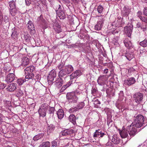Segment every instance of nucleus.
Masks as SVG:
<instances>
[{
    "label": "nucleus",
    "mask_w": 147,
    "mask_h": 147,
    "mask_svg": "<svg viewBox=\"0 0 147 147\" xmlns=\"http://www.w3.org/2000/svg\"><path fill=\"white\" fill-rule=\"evenodd\" d=\"M3 102L4 106L6 109H9V107L11 106V104L10 101L5 100H4Z\"/></svg>",
    "instance_id": "nucleus-27"
},
{
    "label": "nucleus",
    "mask_w": 147,
    "mask_h": 147,
    "mask_svg": "<svg viewBox=\"0 0 147 147\" xmlns=\"http://www.w3.org/2000/svg\"><path fill=\"white\" fill-rule=\"evenodd\" d=\"M50 142L47 141L43 142L42 144L39 146V147H50Z\"/></svg>",
    "instance_id": "nucleus-36"
},
{
    "label": "nucleus",
    "mask_w": 147,
    "mask_h": 147,
    "mask_svg": "<svg viewBox=\"0 0 147 147\" xmlns=\"http://www.w3.org/2000/svg\"><path fill=\"white\" fill-rule=\"evenodd\" d=\"M128 72L129 73H131L135 71V69L133 67H129L127 69Z\"/></svg>",
    "instance_id": "nucleus-47"
},
{
    "label": "nucleus",
    "mask_w": 147,
    "mask_h": 147,
    "mask_svg": "<svg viewBox=\"0 0 147 147\" xmlns=\"http://www.w3.org/2000/svg\"><path fill=\"white\" fill-rule=\"evenodd\" d=\"M34 70V67L33 66L27 67L24 69L26 79L28 80L33 78L34 74L32 72Z\"/></svg>",
    "instance_id": "nucleus-3"
},
{
    "label": "nucleus",
    "mask_w": 147,
    "mask_h": 147,
    "mask_svg": "<svg viewBox=\"0 0 147 147\" xmlns=\"http://www.w3.org/2000/svg\"><path fill=\"white\" fill-rule=\"evenodd\" d=\"M56 72L54 69L52 70L50 72L49 74L47 77V80L49 84L51 85L52 84V82L54 78L56 77Z\"/></svg>",
    "instance_id": "nucleus-6"
},
{
    "label": "nucleus",
    "mask_w": 147,
    "mask_h": 147,
    "mask_svg": "<svg viewBox=\"0 0 147 147\" xmlns=\"http://www.w3.org/2000/svg\"><path fill=\"white\" fill-rule=\"evenodd\" d=\"M125 56L129 60H131L134 57L133 54L131 53H127L125 54Z\"/></svg>",
    "instance_id": "nucleus-33"
},
{
    "label": "nucleus",
    "mask_w": 147,
    "mask_h": 147,
    "mask_svg": "<svg viewBox=\"0 0 147 147\" xmlns=\"http://www.w3.org/2000/svg\"><path fill=\"white\" fill-rule=\"evenodd\" d=\"M130 12V9L128 7H124L123 10V14L124 16H128Z\"/></svg>",
    "instance_id": "nucleus-30"
},
{
    "label": "nucleus",
    "mask_w": 147,
    "mask_h": 147,
    "mask_svg": "<svg viewBox=\"0 0 147 147\" xmlns=\"http://www.w3.org/2000/svg\"><path fill=\"white\" fill-rule=\"evenodd\" d=\"M4 69H5L6 71H9L11 69H9L8 70V69H6V67H5L4 68Z\"/></svg>",
    "instance_id": "nucleus-60"
},
{
    "label": "nucleus",
    "mask_w": 147,
    "mask_h": 147,
    "mask_svg": "<svg viewBox=\"0 0 147 147\" xmlns=\"http://www.w3.org/2000/svg\"><path fill=\"white\" fill-rule=\"evenodd\" d=\"M44 135V133L39 134L35 136L33 138V140L35 141H37L38 140L43 138Z\"/></svg>",
    "instance_id": "nucleus-29"
},
{
    "label": "nucleus",
    "mask_w": 147,
    "mask_h": 147,
    "mask_svg": "<svg viewBox=\"0 0 147 147\" xmlns=\"http://www.w3.org/2000/svg\"><path fill=\"white\" fill-rule=\"evenodd\" d=\"M51 146L53 147H56L58 146L57 142L55 140H54L51 142Z\"/></svg>",
    "instance_id": "nucleus-42"
},
{
    "label": "nucleus",
    "mask_w": 147,
    "mask_h": 147,
    "mask_svg": "<svg viewBox=\"0 0 147 147\" xmlns=\"http://www.w3.org/2000/svg\"><path fill=\"white\" fill-rule=\"evenodd\" d=\"M128 130L126 128V129H123L121 131H119L120 135L122 138H126L128 136L127 133Z\"/></svg>",
    "instance_id": "nucleus-20"
},
{
    "label": "nucleus",
    "mask_w": 147,
    "mask_h": 147,
    "mask_svg": "<svg viewBox=\"0 0 147 147\" xmlns=\"http://www.w3.org/2000/svg\"><path fill=\"white\" fill-rule=\"evenodd\" d=\"M25 79H22L21 78L19 79V85L22 84L23 83L25 82Z\"/></svg>",
    "instance_id": "nucleus-48"
},
{
    "label": "nucleus",
    "mask_w": 147,
    "mask_h": 147,
    "mask_svg": "<svg viewBox=\"0 0 147 147\" xmlns=\"http://www.w3.org/2000/svg\"><path fill=\"white\" fill-rule=\"evenodd\" d=\"M104 73H105V74H107L108 72V69H105L104 70Z\"/></svg>",
    "instance_id": "nucleus-58"
},
{
    "label": "nucleus",
    "mask_w": 147,
    "mask_h": 147,
    "mask_svg": "<svg viewBox=\"0 0 147 147\" xmlns=\"http://www.w3.org/2000/svg\"><path fill=\"white\" fill-rule=\"evenodd\" d=\"M29 63V59L26 57L22 58V60L21 65L22 66H26Z\"/></svg>",
    "instance_id": "nucleus-21"
},
{
    "label": "nucleus",
    "mask_w": 147,
    "mask_h": 147,
    "mask_svg": "<svg viewBox=\"0 0 147 147\" xmlns=\"http://www.w3.org/2000/svg\"><path fill=\"white\" fill-rule=\"evenodd\" d=\"M28 29L30 31H34V27L32 22L30 20L28 21L27 24Z\"/></svg>",
    "instance_id": "nucleus-23"
},
{
    "label": "nucleus",
    "mask_w": 147,
    "mask_h": 147,
    "mask_svg": "<svg viewBox=\"0 0 147 147\" xmlns=\"http://www.w3.org/2000/svg\"><path fill=\"white\" fill-rule=\"evenodd\" d=\"M26 36H27V37H26L25 36V38H26L25 39H26V40H28V39H29V37H30V36L29 35V34H28V35H26Z\"/></svg>",
    "instance_id": "nucleus-59"
},
{
    "label": "nucleus",
    "mask_w": 147,
    "mask_h": 147,
    "mask_svg": "<svg viewBox=\"0 0 147 147\" xmlns=\"http://www.w3.org/2000/svg\"><path fill=\"white\" fill-rule=\"evenodd\" d=\"M64 69L68 74L71 73L74 70L73 67L70 65H67L65 67Z\"/></svg>",
    "instance_id": "nucleus-22"
},
{
    "label": "nucleus",
    "mask_w": 147,
    "mask_h": 147,
    "mask_svg": "<svg viewBox=\"0 0 147 147\" xmlns=\"http://www.w3.org/2000/svg\"><path fill=\"white\" fill-rule=\"evenodd\" d=\"M20 47L21 48L20 49V50L23 49V46H22V45H20Z\"/></svg>",
    "instance_id": "nucleus-61"
},
{
    "label": "nucleus",
    "mask_w": 147,
    "mask_h": 147,
    "mask_svg": "<svg viewBox=\"0 0 147 147\" xmlns=\"http://www.w3.org/2000/svg\"><path fill=\"white\" fill-rule=\"evenodd\" d=\"M53 83H54L55 85L58 88L61 87L63 84V81L62 79L59 77L56 79V80L53 82Z\"/></svg>",
    "instance_id": "nucleus-11"
},
{
    "label": "nucleus",
    "mask_w": 147,
    "mask_h": 147,
    "mask_svg": "<svg viewBox=\"0 0 147 147\" xmlns=\"http://www.w3.org/2000/svg\"><path fill=\"white\" fill-rule=\"evenodd\" d=\"M135 82V78H134L131 77L125 80L124 84L125 85L129 86L134 84Z\"/></svg>",
    "instance_id": "nucleus-10"
},
{
    "label": "nucleus",
    "mask_w": 147,
    "mask_h": 147,
    "mask_svg": "<svg viewBox=\"0 0 147 147\" xmlns=\"http://www.w3.org/2000/svg\"><path fill=\"white\" fill-rule=\"evenodd\" d=\"M84 103L83 102H81L77 105V108L75 107L74 109V110H73L72 112H74V111L78 109H82L83 107L84 106Z\"/></svg>",
    "instance_id": "nucleus-32"
},
{
    "label": "nucleus",
    "mask_w": 147,
    "mask_h": 147,
    "mask_svg": "<svg viewBox=\"0 0 147 147\" xmlns=\"http://www.w3.org/2000/svg\"><path fill=\"white\" fill-rule=\"evenodd\" d=\"M133 97L135 102L139 104L143 101L144 94L140 92H137L134 94Z\"/></svg>",
    "instance_id": "nucleus-5"
},
{
    "label": "nucleus",
    "mask_w": 147,
    "mask_h": 147,
    "mask_svg": "<svg viewBox=\"0 0 147 147\" xmlns=\"http://www.w3.org/2000/svg\"><path fill=\"white\" fill-rule=\"evenodd\" d=\"M66 98L67 99L71 100V101L73 102H76L78 98L74 92L67 93L66 95Z\"/></svg>",
    "instance_id": "nucleus-7"
},
{
    "label": "nucleus",
    "mask_w": 147,
    "mask_h": 147,
    "mask_svg": "<svg viewBox=\"0 0 147 147\" xmlns=\"http://www.w3.org/2000/svg\"><path fill=\"white\" fill-rule=\"evenodd\" d=\"M103 10V7L101 5H100L97 7V10L99 13H101Z\"/></svg>",
    "instance_id": "nucleus-39"
},
{
    "label": "nucleus",
    "mask_w": 147,
    "mask_h": 147,
    "mask_svg": "<svg viewBox=\"0 0 147 147\" xmlns=\"http://www.w3.org/2000/svg\"><path fill=\"white\" fill-rule=\"evenodd\" d=\"M57 114L58 118L61 119L64 117V112L62 109H59L57 111Z\"/></svg>",
    "instance_id": "nucleus-24"
},
{
    "label": "nucleus",
    "mask_w": 147,
    "mask_h": 147,
    "mask_svg": "<svg viewBox=\"0 0 147 147\" xmlns=\"http://www.w3.org/2000/svg\"><path fill=\"white\" fill-rule=\"evenodd\" d=\"M53 29L55 32L57 33H59L62 31V29L61 26L58 24H55L53 26Z\"/></svg>",
    "instance_id": "nucleus-16"
},
{
    "label": "nucleus",
    "mask_w": 147,
    "mask_h": 147,
    "mask_svg": "<svg viewBox=\"0 0 147 147\" xmlns=\"http://www.w3.org/2000/svg\"><path fill=\"white\" fill-rule=\"evenodd\" d=\"M140 45L144 47H147V38L145 39L143 41L140 42Z\"/></svg>",
    "instance_id": "nucleus-38"
},
{
    "label": "nucleus",
    "mask_w": 147,
    "mask_h": 147,
    "mask_svg": "<svg viewBox=\"0 0 147 147\" xmlns=\"http://www.w3.org/2000/svg\"><path fill=\"white\" fill-rule=\"evenodd\" d=\"M39 109H42V110H47V109L45 105V104H42L41 105L40 107V108Z\"/></svg>",
    "instance_id": "nucleus-43"
},
{
    "label": "nucleus",
    "mask_w": 147,
    "mask_h": 147,
    "mask_svg": "<svg viewBox=\"0 0 147 147\" xmlns=\"http://www.w3.org/2000/svg\"><path fill=\"white\" fill-rule=\"evenodd\" d=\"M67 87L65 85L63 86L60 90V92H61L65 90Z\"/></svg>",
    "instance_id": "nucleus-49"
},
{
    "label": "nucleus",
    "mask_w": 147,
    "mask_h": 147,
    "mask_svg": "<svg viewBox=\"0 0 147 147\" xmlns=\"http://www.w3.org/2000/svg\"><path fill=\"white\" fill-rule=\"evenodd\" d=\"M95 102L96 103V104H100V102L98 99H97L95 101Z\"/></svg>",
    "instance_id": "nucleus-56"
},
{
    "label": "nucleus",
    "mask_w": 147,
    "mask_h": 147,
    "mask_svg": "<svg viewBox=\"0 0 147 147\" xmlns=\"http://www.w3.org/2000/svg\"><path fill=\"white\" fill-rule=\"evenodd\" d=\"M141 20L143 22H144L147 23V17L144 16L142 17Z\"/></svg>",
    "instance_id": "nucleus-51"
},
{
    "label": "nucleus",
    "mask_w": 147,
    "mask_h": 147,
    "mask_svg": "<svg viewBox=\"0 0 147 147\" xmlns=\"http://www.w3.org/2000/svg\"><path fill=\"white\" fill-rule=\"evenodd\" d=\"M55 9L57 16L61 19H64L65 18V15L62 9L61 6L58 4H55L54 7Z\"/></svg>",
    "instance_id": "nucleus-2"
},
{
    "label": "nucleus",
    "mask_w": 147,
    "mask_h": 147,
    "mask_svg": "<svg viewBox=\"0 0 147 147\" xmlns=\"http://www.w3.org/2000/svg\"><path fill=\"white\" fill-rule=\"evenodd\" d=\"M69 118V121L73 123L74 125H75L76 124V118L75 116L73 114L70 115Z\"/></svg>",
    "instance_id": "nucleus-28"
},
{
    "label": "nucleus",
    "mask_w": 147,
    "mask_h": 147,
    "mask_svg": "<svg viewBox=\"0 0 147 147\" xmlns=\"http://www.w3.org/2000/svg\"><path fill=\"white\" fill-rule=\"evenodd\" d=\"M5 118H7L8 119H9V117L6 116L5 117L2 114L0 113V124H1L4 121L5 119Z\"/></svg>",
    "instance_id": "nucleus-37"
},
{
    "label": "nucleus",
    "mask_w": 147,
    "mask_h": 147,
    "mask_svg": "<svg viewBox=\"0 0 147 147\" xmlns=\"http://www.w3.org/2000/svg\"><path fill=\"white\" fill-rule=\"evenodd\" d=\"M9 5L10 6V13L12 15H14V14L13 13V11L15 12L16 9V5L15 2L13 1H10L9 2Z\"/></svg>",
    "instance_id": "nucleus-13"
},
{
    "label": "nucleus",
    "mask_w": 147,
    "mask_h": 147,
    "mask_svg": "<svg viewBox=\"0 0 147 147\" xmlns=\"http://www.w3.org/2000/svg\"><path fill=\"white\" fill-rule=\"evenodd\" d=\"M72 1H73V2L75 3H77L80 0H71Z\"/></svg>",
    "instance_id": "nucleus-57"
},
{
    "label": "nucleus",
    "mask_w": 147,
    "mask_h": 147,
    "mask_svg": "<svg viewBox=\"0 0 147 147\" xmlns=\"http://www.w3.org/2000/svg\"><path fill=\"white\" fill-rule=\"evenodd\" d=\"M145 1L146 2H147V0H145Z\"/></svg>",
    "instance_id": "nucleus-64"
},
{
    "label": "nucleus",
    "mask_w": 147,
    "mask_h": 147,
    "mask_svg": "<svg viewBox=\"0 0 147 147\" xmlns=\"http://www.w3.org/2000/svg\"><path fill=\"white\" fill-rule=\"evenodd\" d=\"M105 81V76L103 75L102 76H100L98 78L97 81L98 84L100 85H101L103 84Z\"/></svg>",
    "instance_id": "nucleus-25"
},
{
    "label": "nucleus",
    "mask_w": 147,
    "mask_h": 147,
    "mask_svg": "<svg viewBox=\"0 0 147 147\" xmlns=\"http://www.w3.org/2000/svg\"><path fill=\"white\" fill-rule=\"evenodd\" d=\"M82 74V72L80 70H77L73 72L70 76V79L72 80L78 76H80Z\"/></svg>",
    "instance_id": "nucleus-12"
},
{
    "label": "nucleus",
    "mask_w": 147,
    "mask_h": 147,
    "mask_svg": "<svg viewBox=\"0 0 147 147\" xmlns=\"http://www.w3.org/2000/svg\"><path fill=\"white\" fill-rule=\"evenodd\" d=\"M47 110L38 109V112L40 116H42L43 117H44L46 115V111Z\"/></svg>",
    "instance_id": "nucleus-34"
},
{
    "label": "nucleus",
    "mask_w": 147,
    "mask_h": 147,
    "mask_svg": "<svg viewBox=\"0 0 147 147\" xmlns=\"http://www.w3.org/2000/svg\"><path fill=\"white\" fill-rule=\"evenodd\" d=\"M144 117L142 115H137L134 119V122L135 126L136 128H140L142 127L144 123Z\"/></svg>",
    "instance_id": "nucleus-1"
},
{
    "label": "nucleus",
    "mask_w": 147,
    "mask_h": 147,
    "mask_svg": "<svg viewBox=\"0 0 147 147\" xmlns=\"http://www.w3.org/2000/svg\"><path fill=\"white\" fill-rule=\"evenodd\" d=\"M120 18H121V17H118V19H119V20L120 19Z\"/></svg>",
    "instance_id": "nucleus-62"
},
{
    "label": "nucleus",
    "mask_w": 147,
    "mask_h": 147,
    "mask_svg": "<svg viewBox=\"0 0 147 147\" xmlns=\"http://www.w3.org/2000/svg\"><path fill=\"white\" fill-rule=\"evenodd\" d=\"M100 131V129H98L96 130L95 132L94 133L93 137L94 138L98 137L100 136V138H102L105 134L104 133H102Z\"/></svg>",
    "instance_id": "nucleus-17"
},
{
    "label": "nucleus",
    "mask_w": 147,
    "mask_h": 147,
    "mask_svg": "<svg viewBox=\"0 0 147 147\" xmlns=\"http://www.w3.org/2000/svg\"><path fill=\"white\" fill-rule=\"evenodd\" d=\"M3 18L1 12L0 11V25H2L3 21Z\"/></svg>",
    "instance_id": "nucleus-45"
},
{
    "label": "nucleus",
    "mask_w": 147,
    "mask_h": 147,
    "mask_svg": "<svg viewBox=\"0 0 147 147\" xmlns=\"http://www.w3.org/2000/svg\"><path fill=\"white\" fill-rule=\"evenodd\" d=\"M72 80H70L68 81L66 84L65 85L68 88L69 86L71 85V84L72 83Z\"/></svg>",
    "instance_id": "nucleus-54"
},
{
    "label": "nucleus",
    "mask_w": 147,
    "mask_h": 147,
    "mask_svg": "<svg viewBox=\"0 0 147 147\" xmlns=\"http://www.w3.org/2000/svg\"><path fill=\"white\" fill-rule=\"evenodd\" d=\"M14 78V75L13 73H10L7 76L5 80L7 83H9L12 82Z\"/></svg>",
    "instance_id": "nucleus-14"
},
{
    "label": "nucleus",
    "mask_w": 147,
    "mask_h": 147,
    "mask_svg": "<svg viewBox=\"0 0 147 147\" xmlns=\"http://www.w3.org/2000/svg\"><path fill=\"white\" fill-rule=\"evenodd\" d=\"M67 74H67L64 68L62 69L58 74L59 77H62Z\"/></svg>",
    "instance_id": "nucleus-26"
},
{
    "label": "nucleus",
    "mask_w": 147,
    "mask_h": 147,
    "mask_svg": "<svg viewBox=\"0 0 147 147\" xmlns=\"http://www.w3.org/2000/svg\"><path fill=\"white\" fill-rule=\"evenodd\" d=\"M97 90L96 88H92L91 90V93L93 96H95L97 92Z\"/></svg>",
    "instance_id": "nucleus-46"
},
{
    "label": "nucleus",
    "mask_w": 147,
    "mask_h": 147,
    "mask_svg": "<svg viewBox=\"0 0 147 147\" xmlns=\"http://www.w3.org/2000/svg\"><path fill=\"white\" fill-rule=\"evenodd\" d=\"M137 17L139 18L140 20L142 19V17H143V16H142V12L140 11H139L137 13Z\"/></svg>",
    "instance_id": "nucleus-41"
},
{
    "label": "nucleus",
    "mask_w": 147,
    "mask_h": 147,
    "mask_svg": "<svg viewBox=\"0 0 147 147\" xmlns=\"http://www.w3.org/2000/svg\"><path fill=\"white\" fill-rule=\"evenodd\" d=\"M16 84L12 83L9 85L6 89L9 91H13L16 89Z\"/></svg>",
    "instance_id": "nucleus-18"
},
{
    "label": "nucleus",
    "mask_w": 147,
    "mask_h": 147,
    "mask_svg": "<svg viewBox=\"0 0 147 147\" xmlns=\"http://www.w3.org/2000/svg\"><path fill=\"white\" fill-rule=\"evenodd\" d=\"M108 144V143H107V144H106V145H109V144Z\"/></svg>",
    "instance_id": "nucleus-63"
},
{
    "label": "nucleus",
    "mask_w": 147,
    "mask_h": 147,
    "mask_svg": "<svg viewBox=\"0 0 147 147\" xmlns=\"http://www.w3.org/2000/svg\"><path fill=\"white\" fill-rule=\"evenodd\" d=\"M104 18L102 17H100L99 18V21L97 22L95 26L94 29L97 30H99L101 29L103 26Z\"/></svg>",
    "instance_id": "nucleus-8"
},
{
    "label": "nucleus",
    "mask_w": 147,
    "mask_h": 147,
    "mask_svg": "<svg viewBox=\"0 0 147 147\" xmlns=\"http://www.w3.org/2000/svg\"><path fill=\"white\" fill-rule=\"evenodd\" d=\"M125 46L128 49H131L133 47V46L131 41L128 39L125 38L124 41Z\"/></svg>",
    "instance_id": "nucleus-15"
},
{
    "label": "nucleus",
    "mask_w": 147,
    "mask_h": 147,
    "mask_svg": "<svg viewBox=\"0 0 147 147\" xmlns=\"http://www.w3.org/2000/svg\"><path fill=\"white\" fill-rule=\"evenodd\" d=\"M133 26H125L124 28V32L125 34L129 37H131L133 30Z\"/></svg>",
    "instance_id": "nucleus-9"
},
{
    "label": "nucleus",
    "mask_w": 147,
    "mask_h": 147,
    "mask_svg": "<svg viewBox=\"0 0 147 147\" xmlns=\"http://www.w3.org/2000/svg\"><path fill=\"white\" fill-rule=\"evenodd\" d=\"M4 21L6 23L9 21V19L8 17L7 16H5L4 18Z\"/></svg>",
    "instance_id": "nucleus-53"
},
{
    "label": "nucleus",
    "mask_w": 147,
    "mask_h": 147,
    "mask_svg": "<svg viewBox=\"0 0 147 147\" xmlns=\"http://www.w3.org/2000/svg\"><path fill=\"white\" fill-rule=\"evenodd\" d=\"M65 65V63L61 62L58 65L57 67L59 69H61L64 67Z\"/></svg>",
    "instance_id": "nucleus-40"
},
{
    "label": "nucleus",
    "mask_w": 147,
    "mask_h": 147,
    "mask_svg": "<svg viewBox=\"0 0 147 147\" xmlns=\"http://www.w3.org/2000/svg\"><path fill=\"white\" fill-rule=\"evenodd\" d=\"M121 141V140L119 137H118L116 135H114L113 136L112 139V141L113 143L116 144H119Z\"/></svg>",
    "instance_id": "nucleus-19"
},
{
    "label": "nucleus",
    "mask_w": 147,
    "mask_h": 147,
    "mask_svg": "<svg viewBox=\"0 0 147 147\" xmlns=\"http://www.w3.org/2000/svg\"><path fill=\"white\" fill-rule=\"evenodd\" d=\"M73 131L72 130L69 129H65L61 132V135L63 136L69 135L72 133Z\"/></svg>",
    "instance_id": "nucleus-31"
},
{
    "label": "nucleus",
    "mask_w": 147,
    "mask_h": 147,
    "mask_svg": "<svg viewBox=\"0 0 147 147\" xmlns=\"http://www.w3.org/2000/svg\"><path fill=\"white\" fill-rule=\"evenodd\" d=\"M6 86V85L5 84H0V89H3Z\"/></svg>",
    "instance_id": "nucleus-55"
},
{
    "label": "nucleus",
    "mask_w": 147,
    "mask_h": 147,
    "mask_svg": "<svg viewBox=\"0 0 147 147\" xmlns=\"http://www.w3.org/2000/svg\"><path fill=\"white\" fill-rule=\"evenodd\" d=\"M55 128V126L52 124H50L47 127V131L49 132H51L53 131Z\"/></svg>",
    "instance_id": "nucleus-35"
},
{
    "label": "nucleus",
    "mask_w": 147,
    "mask_h": 147,
    "mask_svg": "<svg viewBox=\"0 0 147 147\" xmlns=\"http://www.w3.org/2000/svg\"><path fill=\"white\" fill-rule=\"evenodd\" d=\"M26 5L27 6H29L31 3V0H25Z\"/></svg>",
    "instance_id": "nucleus-52"
},
{
    "label": "nucleus",
    "mask_w": 147,
    "mask_h": 147,
    "mask_svg": "<svg viewBox=\"0 0 147 147\" xmlns=\"http://www.w3.org/2000/svg\"><path fill=\"white\" fill-rule=\"evenodd\" d=\"M137 128L136 126H135L134 124H131L127 127L128 132L131 137L134 136L137 133Z\"/></svg>",
    "instance_id": "nucleus-4"
},
{
    "label": "nucleus",
    "mask_w": 147,
    "mask_h": 147,
    "mask_svg": "<svg viewBox=\"0 0 147 147\" xmlns=\"http://www.w3.org/2000/svg\"><path fill=\"white\" fill-rule=\"evenodd\" d=\"M143 13L144 15L147 16V7L144 8L143 10Z\"/></svg>",
    "instance_id": "nucleus-50"
},
{
    "label": "nucleus",
    "mask_w": 147,
    "mask_h": 147,
    "mask_svg": "<svg viewBox=\"0 0 147 147\" xmlns=\"http://www.w3.org/2000/svg\"><path fill=\"white\" fill-rule=\"evenodd\" d=\"M49 113L53 114L55 111V108L53 107H50L49 109Z\"/></svg>",
    "instance_id": "nucleus-44"
}]
</instances>
